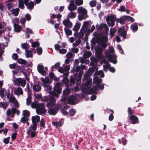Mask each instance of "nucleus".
Here are the masks:
<instances>
[{
    "instance_id": "obj_4",
    "label": "nucleus",
    "mask_w": 150,
    "mask_h": 150,
    "mask_svg": "<svg viewBox=\"0 0 150 150\" xmlns=\"http://www.w3.org/2000/svg\"><path fill=\"white\" fill-rule=\"evenodd\" d=\"M61 84L59 83H57L54 88V92H52V95L58 98L59 97V94L61 93Z\"/></svg>"
},
{
    "instance_id": "obj_10",
    "label": "nucleus",
    "mask_w": 150,
    "mask_h": 150,
    "mask_svg": "<svg viewBox=\"0 0 150 150\" xmlns=\"http://www.w3.org/2000/svg\"><path fill=\"white\" fill-rule=\"evenodd\" d=\"M118 32L119 33V35L123 37L124 39L126 38V32L125 30L123 27H122L119 28Z\"/></svg>"
},
{
    "instance_id": "obj_34",
    "label": "nucleus",
    "mask_w": 150,
    "mask_h": 150,
    "mask_svg": "<svg viewBox=\"0 0 150 150\" xmlns=\"http://www.w3.org/2000/svg\"><path fill=\"white\" fill-rule=\"evenodd\" d=\"M30 113L28 110H25L23 111L22 115L24 116L28 117L30 115Z\"/></svg>"
},
{
    "instance_id": "obj_50",
    "label": "nucleus",
    "mask_w": 150,
    "mask_h": 150,
    "mask_svg": "<svg viewBox=\"0 0 150 150\" xmlns=\"http://www.w3.org/2000/svg\"><path fill=\"white\" fill-rule=\"evenodd\" d=\"M69 108V107L68 106L65 107H64L63 109L61 110V112L63 115H66L67 114L68 112L67 111H65L64 110L66 109H68Z\"/></svg>"
},
{
    "instance_id": "obj_5",
    "label": "nucleus",
    "mask_w": 150,
    "mask_h": 150,
    "mask_svg": "<svg viewBox=\"0 0 150 150\" xmlns=\"http://www.w3.org/2000/svg\"><path fill=\"white\" fill-rule=\"evenodd\" d=\"M13 83L17 86H19L21 85L22 87L25 86L26 81L23 79L18 78L13 81Z\"/></svg>"
},
{
    "instance_id": "obj_19",
    "label": "nucleus",
    "mask_w": 150,
    "mask_h": 150,
    "mask_svg": "<svg viewBox=\"0 0 150 150\" xmlns=\"http://www.w3.org/2000/svg\"><path fill=\"white\" fill-rule=\"evenodd\" d=\"M73 1L72 2L71 1L69 5L68 6V9L70 11H73L76 10L77 8L76 6L73 4Z\"/></svg>"
},
{
    "instance_id": "obj_7",
    "label": "nucleus",
    "mask_w": 150,
    "mask_h": 150,
    "mask_svg": "<svg viewBox=\"0 0 150 150\" xmlns=\"http://www.w3.org/2000/svg\"><path fill=\"white\" fill-rule=\"evenodd\" d=\"M41 80L43 82V86L45 89L47 90H50L52 88L49 84V78H45V79L42 78Z\"/></svg>"
},
{
    "instance_id": "obj_41",
    "label": "nucleus",
    "mask_w": 150,
    "mask_h": 150,
    "mask_svg": "<svg viewBox=\"0 0 150 150\" xmlns=\"http://www.w3.org/2000/svg\"><path fill=\"white\" fill-rule=\"evenodd\" d=\"M131 28L133 30H137L138 28V26L136 24H133L131 25Z\"/></svg>"
},
{
    "instance_id": "obj_3",
    "label": "nucleus",
    "mask_w": 150,
    "mask_h": 150,
    "mask_svg": "<svg viewBox=\"0 0 150 150\" xmlns=\"http://www.w3.org/2000/svg\"><path fill=\"white\" fill-rule=\"evenodd\" d=\"M115 19V16L113 15H110L108 16L106 20L109 26H113L115 25L114 21Z\"/></svg>"
},
{
    "instance_id": "obj_21",
    "label": "nucleus",
    "mask_w": 150,
    "mask_h": 150,
    "mask_svg": "<svg viewBox=\"0 0 150 150\" xmlns=\"http://www.w3.org/2000/svg\"><path fill=\"white\" fill-rule=\"evenodd\" d=\"M29 0H25L24 4L27 6V8L30 9H32L34 6V3L32 2H30L29 3L27 4Z\"/></svg>"
},
{
    "instance_id": "obj_44",
    "label": "nucleus",
    "mask_w": 150,
    "mask_h": 150,
    "mask_svg": "<svg viewBox=\"0 0 150 150\" xmlns=\"http://www.w3.org/2000/svg\"><path fill=\"white\" fill-rule=\"evenodd\" d=\"M91 7L95 6L96 4V2L95 0H92L89 3Z\"/></svg>"
},
{
    "instance_id": "obj_60",
    "label": "nucleus",
    "mask_w": 150,
    "mask_h": 150,
    "mask_svg": "<svg viewBox=\"0 0 150 150\" xmlns=\"http://www.w3.org/2000/svg\"><path fill=\"white\" fill-rule=\"evenodd\" d=\"M96 86L101 90L103 89L104 88V86L103 84L101 85L98 84V83H97Z\"/></svg>"
},
{
    "instance_id": "obj_35",
    "label": "nucleus",
    "mask_w": 150,
    "mask_h": 150,
    "mask_svg": "<svg viewBox=\"0 0 150 150\" xmlns=\"http://www.w3.org/2000/svg\"><path fill=\"white\" fill-rule=\"evenodd\" d=\"M91 55V53L90 52L87 51L83 54V58L86 59L90 57Z\"/></svg>"
},
{
    "instance_id": "obj_20",
    "label": "nucleus",
    "mask_w": 150,
    "mask_h": 150,
    "mask_svg": "<svg viewBox=\"0 0 150 150\" xmlns=\"http://www.w3.org/2000/svg\"><path fill=\"white\" fill-rule=\"evenodd\" d=\"M70 91L69 89L67 88L63 92V98L61 100V101H64L66 99V95H68Z\"/></svg>"
},
{
    "instance_id": "obj_42",
    "label": "nucleus",
    "mask_w": 150,
    "mask_h": 150,
    "mask_svg": "<svg viewBox=\"0 0 150 150\" xmlns=\"http://www.w3.org/2000/svg\"><path fill=\"white\" fill-rule=\"evenodd\" d=\"M32 46L33 47H35L39 46V43L38 42H35L31 43Z\"/></svg>"
},
{
    "instance_id": "obj_48",
    "label": "nucleus",
    "mask_w": 150,
    "mask_h": 150,
    "mask_svg": "<svg viewBox=\"0 0 150 150\" xmlns=\"http://www.w3.org/2000/svg\"><path fill=\"white\" fill-rule=\"evenodd\" d=\"M21 46L23 48L25 49V50H27V49L28 48V45L26 43H24L22 44L21 45Z\"/></svg>"
},
{
    "instance_id": "obj_32",
    "label": "nucleus",
    "mask_w": 150,
    "mask_h": 150,
    "mask_svg": "<svg viewBox=\"0 0 150 150\" xmlns=\"http://www.w3.org/2000/svg\"><path fill=\"white\" fill-rule=\"evenodd\" d=\"M57 112V110L55 109H50L48 111V113L51 115H54Z\"/></svg>"
},
{
    "instance_id": "obj_23",
    "label": "nucleus",
    "mask_w": 150,
    "mask_h": 150,
    "mask_svg": "<svg viewBox=\"0 0 150 150\" xmlns=\"http://www.w3.org/2000/svg\"><path fill=\"white\" fill-rule=\"evenodd\" d=\"M31 120L32 123H37V122H38L40 121V117L38 115L34 116L32 117Z\"/></svg>"
},
{
    "instance_id": "obj_14",
    "label": "nucleus",
    "mask_w": 150,
    "mask_h": 150,
    "mask_svg": "<svg viewBox=\"0 0 150 150\" xmlns=\"http://www.w3.org/2000/svg\"><path fill=\"white\" fill-rule=\"evenodd\" d=\"M14 93L15 94L19 96L22 95L23 92L22 89L21 87H18L14 89Z\"/></svg>"
},
{
    "instance_id": "obj_11",
    "label": "nucleus",
    "mask_w": 150,
    "mask_h": 150,
    "mask_svg": "<svg viewBox=\"0 0 150 150\" xmlns=\"http://www.w3.org/2000/svg\"><path fill=\"white\" fill-rule=\"evenodd\" d=\"M97 71V69L95 67H92L90 69L89 71L87 72V73L84 76L85 79H87L88 77L90 76L92 74V72L94 71Z\"/></svg>"
},
{
    "instance_id": "obj_62",
    "label": "nucleus",
    "mask_w": 150,
    "mask_h": 150,
    "mask_svg": "<svg viewBox=\"0 0 150 150\" xmlns=\"http://www.w3.org/2000/svg\"><path fill=\"white\" fill-rule=\"evenodd\" d=\"M66 56L67 58L70 59L72 57L73 55L72 53L69 52L67 54Z\"/></svg>"
},
{
    "instance_id": "obj_33",
    "label": "nucleus",
    "mask_w": 150,
    "mask_h": 150,
    "mask_svg": "<svg viewBox=\"0 0 150 150\" xmlns=\"http://www.w3.org/2000/svg\"><path fill=\"white\" fill-rule=\"evenodd\" d=\"M19 11V9L18 8L13 9L11 10L12 13L15 16H17L18 15Z\"/></svg>"
},
{
    "instance_id": "obj_51",
    "label": "nucleus",
    "mask_w": 150,
    "mask_h": 150,
    "mask_svg": "<svg viewBox=\"0 0 150 150\" xmlns=\"http://www.w3.org/2000/svg\"><path fill=\"white\" fill-rule=\"evenodd\" d=\"M50 97H53L52 96H48L47 97V96H44L43 97L42 99V100L44 101H45L46 102H47L49 101H50Z\"/></svg>"
},
{
    "instance_id": "obj_12",
    "label": "nucleus",
    "mask_w": 150,
    "mask_h": 150,
    "mask_svg": "<svg viewBox=\"0 0 150 150\" xmlns=\"http://www.w3.org/2000/svg\"><path fill=\"white\" fill-rule=\"evenodd\" d=\"M63 23L66 27L68 28H71L72 25L71 22L68 19L64 20L63 21Z\"/></svg>"
},
{
    "instance_id": "obj_61",
    "label": "nucleus",
    "mask_w": 150,
    "mask_h": 150,
    "mask_svg": "<svg viewBox=\"0 0 150 150\" xmlns=\"http://www.w3.org/2000/svg\"><path fill=\"white\" fill-rule=\"evenodd\" d=\"M37 53L38 54H40L42 52V49L41 47H39L37 48Z\"/></svg>"
},
{
    "instance_id": "obj_28",
    "label": "nucleus",
    "mask_w": 150,
    "mask_h": 150,
    "mask_svg": "<svg viewBox=\"0 0 150 150\" xmlns=\"http://www.w3.org/2000/svg\"><path fill=\"white\" fill-rule=\"evenodd\" d=\"M13 25L14 27V30L15 31L17 32H20L21 28V27L20 25L15 23L13 24Z\"/></svg>"
},
{
    "instance_id": "obj_38",
    "label": "nucleus",
    "mask_w": 150,
    "mask_h": 150,
    "mask_svg": "<svg viewBox=\"0 0 150 150\" xmlns=\"http://www.w3.org/2000/svg\"><path fill=\"white\" fill-rule=\"evenodd\" d=\"M18 5L19 7L21 8H23L24 7V3L23 0H18Z\"/></svg>"
},
{
    "instance_id": "obj_64",
    "label": "nucleus",
    "mask_w": 150,
    "mask_h": 150,
    "mask_svg": "<svg viewBox=\"0 0 150 150\" xmlns=\"http://www.w3.org/2000/svg\"><path fill=\"white\" fill-rule=\"evenodd\" d=\"M125 21L124 16H122L120 18V23L121 24H124Z\"/></svg>"
},
{
    "instance_id": "obj_55",
    "label": "nucleus",
    "mask_w": 150,
    "mask_h": 150,
    "mask_svg": "<svg viewBox=\"0 0 150 150\" xmlns=\"http://www.w3.org/2000/svg\"><path fill=\"white\" fill-rule=\"evenodd\" d=\"M99 44V45H101L103 48H105L107 46V44L105 42H100Z\"/></svg>"
},
{
    "instance_id": "obj_40",
    "label": "nucleus",
    "mask_w": 150,
    "mask_h": 150,
    "mask_svg": "<svg viewBox=\"0 0 150 150\" xmlns=\"http://www.w3.org/2000/svg\"><path fill=\"white\" fill-rule=\"evenodd\" d=\"M65 32L67 35H70L72 34V31L71 30L68 29L67 28H64Z\"/></svg>"
},
{
    "instance_id": "obj_58",
    "label": "nucleus",
    "mask_w": 150,
    "mask_h": 150,
    "mask_svg": "<svg viewBox=\"0 0 150 150\" xmlns=\"http://www.w3.org/2000/svg\"><path fill=\"white\" fill-rule=\"evenodd\" d=\"M10 139V137H8L7 138L4 139L3 140L4 143L6 144H8L9 142V140Z\"/></svg>"
},
{
    "instance_id": "obj_54",
    "label": "nucleus",
    "mask_w": 150,
    "mask_h": 150,
    "mask_svg": "<svg viewBox=\"0 0 150 150\" xmlns=\"http://www.w3.org/2000/svg\"><path fill=\"white\" fill-rule=\"evenodd\" d=\"M76 110L73 109H71L69 110V113L71 116H72L74 115L76 113Z\"/></svg>"
},
{
    "instance_id": "obj_37",
    "label": "nucleus",
    "mask_w": 150,
    "mask_h": 150,
    "mask_svg": "<svg viewBox=\"0 0 150 150\" xmlns=\"http://www.w3.org/2000/svg\"><path fill=\"white\" fill-rule=\"evenodd\" d=\"M110 33L111 35V37H112L114 36L115 33L116 31V30L114 28H112L110 29Z\"/></svg>"
},
{
    "instance_id": "obj_9",
    "label": "nucleus",
    "mask_w": 150,
    "mask_h": 150,
    "mask_svg": "<svg viewBox=\"0 0 150 150\" xmlns=\"http://www.w3.org/2000/svg\"><path fill=\"white\" fill-rule=\"evenodd\" d=\"M16 112L18 114H19V112L15 108H13L11 110L10 109H8L7 110L6 112V114L8 117L10 115H11L12 117H13V115L14 113Z\"/></svg>"
},
{
    "instance_id": "obj_49",
    "label": "nucleus",
    "mask_w": 150,
    "mask_h": 150,
    "mask_svg": "<svg viewBox=\"0 0 150 150\" xmlns=\"http://www.w3.org/2000/svg\"><path fill=\"white\" fill-rule=\"evenodd\" d=\"M28 120V117L23 116L22 117L21 121L22 123H25Z\"/></svg>"
},
{
    "instance_id": "obj_15",
    "label": "nucleus",
    "mask_w": 150,
    "mask_h": 150,
    "mask_svg": "<svg viewBox=\"0 0 150 150\" xmlns=\"http://www.w3.org/2000/svg\"><path fill=\"white\" fill-rule=\"evenodd\" d=\"M104 68V70L106 71H107L108 69L110 71L114 72L115 71V70L113 67H110V64H109L107 63L103 66Z\"/></svg>"
},
{
    "instance_id": "obj_43",
    "label": "nucleus",
    "mask_w": 150,
    "mask_h": 150,
    "mask_svg": "<svg viewBox=\"0 0 150 150\" xmlns=\"http://www.w3.org/2000/svg\"><path fill=\"white\" fill-rule=\"evenodd\" d=\"M80 25L76 24L74 26V27L73 28V30L75 32H77L79 30V28H80Z\"/></svg>"
},
{
    "instance_id": "obj_39",
    "label": "nucleus",
    "mask_w": 150,
    "mask_h": 150,
    "mask_svg": "<svg viewBox=\"0 0 150 150\" xmlns=\"http://www.w3.org/2000/svg\"><path fill=\"white\" fill-rule=\"evenodd\" d=\"M53 125L56 127H57L58 126H61L63 124V123L62 122H52Z\"/></svg>"
},
{
    "instance_id": "obj_31",
    "label": "nucleus",
    "mask_w": 150,
    "mask_h": 150,
    "mask_svg": "<svg viewBox=\"0 0 150 150\" xmlns=\"http://www.w3.org/2000/svg\"><path fill=\"white\" fill-rule=\"evenodd\" d=\"M91 79H89L86 82V85L85 86V89L89 88L91 86Z\"/></svg>"
},
{
    "instance_id": "obj_27",
    "label": "nucleus",
    "mask_w": 150,
    "mask_h": 150,
    "mask_svg": "<svg viewBox=\"0 0 150 150\" xmlns=\"http://www.w3.org/2000/svg\"><path fill=\"white\" fill-rule=\"evenodd\" d=\"M76 13L71 12L69 13L67 17L68 18H74L76 17Z\"/></svg>"
},
{
    "instance_id": "obj_46",
    "label": "nucleus",
    "mask_w": 150,
    "mask_h": 150,
    "mask_svg": "<svg viewBox=\"0 0 150 150\" xmlns=\"http://www.w3.org/2000/svg\"><path fill=\"white\" fill-rule=\"evenodd\" d=\"M83 0H76V4L78 6L82 5L83 4Z\"/></svg>"
},
{
    "instance_id": "obj_1",
    "label": "nucleus",
    "mask_w": 150,
    "mask_h": 150,
    "mask_svg": "<svg viewBox=\"0 0 150 150\" xmlns=\"http://www.w3.org/2000/svg\"><path fill=\"white\" fill-rule=\"evenodd\" d=\"M89 23L87 21L85 22L83 25V27L81 28L80 33L81 35L82 36H80V37H82L84 35V34L85 32H87L88 33L92 32L95 29V27L94 25H93L92 27V28L90 30L89 28H88L87 25Z\"/></svg>"
},
{
    "instance_id": "obj_18",
    "label": "nucleus",
    "mask_w": 150,
    "mask_h": 150,
    "mask_svg": "<svg viewBox=\"0 0 150 150\" xmlns=\"http://www.w3.org/2000/svg\"><path fill=\"white\" fill-rule=\"evenodd\" d=\"M130 119L131 120V122L132 124H135L138 122L137 117L134 115H131L129 116Z\"/></svg>"
},
{
    "instance_id": "obj_53",
    "label": "nucleus",
    "mask_w": 150,
    "mask_h": 150,
    "mask_svg": "<svg viewBox=\"0 0 150 150\" xmlns=\"http://www.w3.org/2000/svg\"><path fill=\"white\" fill-rule=\"evenodd\" d=\"M71 50L72 52L76 53H77L79 51L78 48L75 46L72 48Z\"/></svg>"
},
{
    "instance_id": "obj_52",
    "label": "nucleus",
    "mask_w": 150,
    "mask_h": 150,
    "mask_svg": "<svg viewBox=\"0 0 150 150\" xmlns=\"http://www.w3.org/2000/svg\"><path fill=\"white\" fill-rule=\"evenodd\" d=\"M26 33L27 34V35L28 38H29L30 37V36L29 35L27 34V33H30V34H32L33 33V32L31 29H30L29 28H26Z\"/></svg>"
},
{
    "instance_id": "obj_57",
    "label": "nucleus",
    "mask_w": 150,
    "mask_h": 150,
    "mask_svg": "<svg viewBox=\"0 0 150 150\" xmlns=\"http://www.w3.org/2000/svg\"><path fill=\"white\" fill-rule=\"evenodd\" d=\"M67 52V50L65 49H62L59 50V53L62 54H65Z\"/></svg>"
},
{
    "instance_id": "obj_24",
    "label": "nucleus",
    "mask_w": 150,
    "mask_h": 150,
    "mask_svg": "<svg viewBox=\"0 0 150 150\" xmlns=\"http://www.w3.org/2000/svg\"><path fill=\"white\" fill-rule=\"evenodd\" d=\"M98 28L99 29H104L106 31H108V27L105 24H101L98 26Z\"/></svg>"
},
{
    "instance_id": "obj_47",
    "label": "nucleus",
    "mask_w": 150,
    "mask_h": 150,
    "mask_svg": "<svg viewBox=\"0 0 150 150\" xmlns=\"http://www.w3.org/2000/svg\"><path fill=\"white\" fill-rule=\"evenodd\" d=\"M33 124V125H31L30 127V129H32L33 130H35L37 127V123H32Z\"/></svg>"
},
{
    "instance_id": "obj_22",
    "label": "nucleus",
    "mask_w": 150,
    "mask_h": 150,
    "mask_svg": "<svg viewBox=\"0 0 150 150\" xmlns=\"http://www.w3.org/2000/svg\"><path fill=\"white\" fill-rule=\"evenodd\" d=\"M76 99V97L74 96H70L68 98V102L71 104H74Z\"/></svg>"
},
{
    "instance_id": "obj_8",
    "label": "nucleus",
    "mask_w": 150,
    "mask_h": 150,
    "mask_svg": "<svg viewBox=\"0 0 150 150\" xmlns=\"http://www.w3.org/2000/svg\"><path fill=\"white\" fill-rule=\"evenodd\" d=\"M102 51V49L100 47L96 49V56L99 60H101L103 58Z\"/></svg>"
},
{
    "instance_id": "obj_26",
    "label": "nucleus",
    "mask_w": 150,
    "mask_h": 150,
    "mask_svg": "<svg viewBox=\"0 0 150 150\" xmlns=\"http://www.w3.org/2000/svg\"><path fill=\"white\" fill-rule=\"evenodd\" d=\"M41 86L38 85H35L33 86V89L34 91L38 92L41 90Z\"/></svg>"
},
{
    "instance_id": "obj_29",
    "label": "nucleus",
    "mask_w": 150,
    "mask_h": 150,
    "mask_svg": "<svg viewBox=\"0 0 150 150\" xmlns=\"http://www.w3.org/2000/svg\"><path fill=\"white\" fill-rule=\"evenodd\" d=\"M25 55L27 57H32L33 55V53L30 50H25Z\"/></svg>"
},
{
    "instance_id": "obj_36",
    "label": "nucleus",
    "mask_w": 150,
    "mask_h": 150,
    "mask_svg": "<svg viewBox=\"0 0 150 150\" xmlns=\"http://www.w3.org/2000/svg\"><path fill=\"white\" fill-rule=\"evenodd\" d=\"M93 81L94 82H95L97 83L101 82L102 81V79H100L99 80L98 79V76H96L94 78Z\"/></svg>"
},
{
    "instance_id": "obj_16",
    "label": "nucleus",
    "mask_w": 150,
    "mask_h": 150,
    "mask_svg": "<svg viewBox=\"0 0 150 150\" xmlns=\"http://www.w3.org/2000/svg\"><path fill=\"white\" fill-rule=\"evenodd\" d=\"M9 101L11 103H13L15 107H19V104L17 100L14 97L11 96L9 98Z\"/></svg>"
},
{
    "instance_id": "obj_45",
    "label": "nucleus",
    "mask_w": 150,
    "mask_h": 150,
    "mask_svg": "<svg viewBox=\"0 0 150 150\" xmlns=\"http://www.w3.org/2000/svg\"><path fill=\"white\" fill-rule=\"evenodd\" d=\"M40 103H32L31 104V107L33 108H37L39 105H40Z\"/></svg>"
},
{
    "instance_id": "obj_59",
    "label": "nucleus",
    "mask_w": 150,
    "mask_h": 150,
    "mask_svg": "<svg viewBox=\"0 0 150 150\" xmlns=\"http://www.w3.org/2000/svg\"><path fill=\"white\" fill-rule=\"evenodd\" d=\"M80 43V40H77L74 43H73V45L74 46L76 47V46H77V45H79V44Z\"/></svg>"
},
{
    "instance_id": "obj_63",
    "label": "nucleus",
    "mask_w": 150,
    "mask_h": 150,
    "mask_svg": "<svg viewBox=\"0 0 150 150\" xmlns=\"http://www.w3.org/2000/svg\"><path fill=\"white\" fill-rule=\"evenodd\" d=\"M98 75L102 77H103L104 76V74L102 71H99L98 73Z\"/></svg>"
},
{
    "instance_id": "obj_17",
    "label": "nucleus",
    "mask_w": 150,
    "mask_h": 150,
    "mask_svg": "<svg viewBox=\"0 0 150 150\" xmlns=\"http://www.w3.org/2000/svg\"><path fill=\"white\" fill-rule=\"evenodd\" d=\"M50 101L51 103L47 104V106L48 108H50L54 105V103L55 102V98L53 97H50Z\"/></svg>"
},
{
    "instance_id": "obj_13",
    "label": "nucleus",
    "mask_w": 150,
    "mask_h": 150,
    "mask_svg": "<svg viewBox=\"0 0 150 150\" xmlns=\"http://www.w3.org/2000/svg\"><path fill=\"white\" fill-rule=\"evenodd\" d=\"M38 72L43 75L46 76V72L44 69V67L40 64L38 65Z\"/></svg>"
},
{
    "instance_id": "obj_6",
    "label": "nucleus",
    "mask_w": 150,
    "mask_h": 150,
    "mask_svg": "<svg viewBox=\"0 0 150 150\" xmlns=\"http://www.w3.org/2000/svg\"><path fill=\"white\" fill-rule=\"evenodd\" d=\"M45 105L43 103H40L36 109V112L37 114L40 115L46 112L47 110L44 108Z\"/></svg>"
},
{
    "instance_id": "obj_56",
    "label": "nucleus",
    "mask_w": 150,
    "mask_h": 150,
    "mask_svg": "<svg viewBox=\"0 0 150 150\" xmlns=\"http://www.w3.org/2000/svg\"><path fill=\"white\" fill-rule=\"evenodd\" d=\"M17 64L16 63H14L12 64H9V67L11 69H14L16 66Z\"/></svg>"
},
{
    "instance_id": "obj_30",
    "label": "nucleus",
    "mask_w": 150,
    "mask_h": 150,
    "mask_svg": "<svg viewBox=\"0 0 150 150\" xmlns=\"http://www.w3.org/2000/svg\"><path fill=\"white\" fill-rule=\"evenodd\" d=\"M17 62L20 64L26 65L27 64V62L25 60L22 59H19L17 61Z\"/></svg>"
},
{
    "instance_id": "obj_25",
    "label": "nucleus",
    "mask_w": 150,
    "mask_h": 150,
    "mask_svg": "<svg viewBox=\"0 0 150 150\" xmlns=\"http://www.w3.org/2000/svg\"><path fill=\"white\" fill-rule=\"evenodd\" d=\"M116 58V57L115 55L108 56L109 61L110 62H112L114 64H116L117 63Z\"/></svg>"
},
{
    "instance_id": "obj_2",
    "label": "nucleus",
    "mask_w": 150,
    "mask_h": 150,
    "mask_svg": "<svg viewBox=\"0 0 150 150\" xmlns=\"http://www.w3.org/2000/svg\"><path fill=\"white\" fill-rule=\"evenodd\" d=\"M78 12L81 14L78 16L79 21H81L83 19H85L88 17L87 14V10L82 6L79 7L78 8Z\"/></svg>"
}]
</instances>
